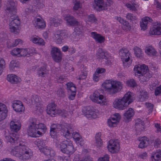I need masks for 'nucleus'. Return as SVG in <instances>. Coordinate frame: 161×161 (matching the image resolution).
<instances>
[{"label": "nucleus", "instance_id": "1", "mask_svg": "<svg viewBox=\"0 0 161 161\" xmlns=\"http://www.w3.org/2000/svg\"><path fill=\"white\" fill-rule=\"evenodd\" d=\"M5 137L7 142L11 145L9 150L12 155L23 161L31 158L33 153L31 150L24 142L19 140L14 134H10Z\"/></svg>", "mask_w": 161, "mask_h": 161}, {"label": "nucleus", "instance_id": "2", "mask_svg": "<svg viewBox=\"0 0 161 161\" xmlns=\"http://www.w3.org/2000/svg\"><path fill=\"white\" fill-rule=\"evenodd\" d=\"M101 87L108 94L113 95L121 91L123 85L119 81L110 79L105 80L102 84Z\"/></svg>", "mask_w": 161, "mask_h": 161}, {"label": "nucleus", "instance_id": "3", "mask_svg": "<svg viewBox=\"0 0 161 161\" xmlns=\"http://www.w3.org/2000/svg\"><path fill=\"white\" fill-rule=\"evenodd\" d=\"M47 127L45 125L39 123L36 119H32L30 121L28 132L31 136L37 137L42 136L45 133Z\"/></svg>", "mask_w": 161, "mask_h": 161}, {"label": "nucleus", "instance_id": "4", "mask_svg": "<svg viewBox=\"0 0 161 161\" xmlns=\"http://www.w3.org/2000/svg\"><path fill=\"white\" fill-rule=\"evenodd\" d=\"M100 91L97 90L95 91L90 96L91 100L93 102L100 105H107V99L106 97L100 92Z\"/></svg>", "mask_w": 161, "mask_h": 161}, {"label": "nucleus", "instance_id": "5", "mask_svg": "<svg viewBox=\"0 0 161 161\" xmlns=\"http://www.w3.org/2000/svg\"><path fill=\"white\" fill-rule=\"evenodd\" d=\"M64 19L68 25L75 26L74 31L78 35L81 34L83 30L84 27L75 19L69 15H67L64 18Z\"/></svg>", "mask_w": 161, "mask_h": 161}, {"label": "nucleus", "instance_id": "6", "mask_svg": "<svg viewBox=\"0 0 161 161\" xmlns=\"http://www.w3.org/2000/svg\"><path fill=\"white\" fill-rule=\"evenodd\" d=\"M119 54L124 66L127 68L129 67L132 63L130 53L126 49L122 48L119 50Z\"/></svg>", "mask_w": 161, "mask_h": 161}, {"label": "nucleus", "instance_id": "7", "mask_svg": "<svg viewBox=\"0 0 161 161\" xmlns=\"http://www.w3.org/2000/svg\"><path fill=\"white\" fill-rule=\"evenodd\" d=\"M134 72L136 76H143L145 75L149 78L151 75L148 73V67L144 64H138L135 65L134 68Z\"/></svg>", "mask_w": 161, "mask_h": 161}, {"label": "nucleus", "instance_id": "8", "mask_svg": "<svg viewBox=\"0 0 161 161\" xmlns=\"http://www.w3.org/2000/svg\"><path fill=\"white\" fill-rule=\"evenodd\" d=\"M61 151L68 154H72L75 151L72 142L69 140L62 142L61 144Z\"/></svg>", "mask_w": 161, "mask_h": 161}, {"label": "nucleus", "instance_id": "9", "mask_svg": "<svg viewBox=\"0 0 161 161\" xmlns=\"http://www.w3.org/2000/svg\"><path fill=\"white\" fill-rule=\"evenodd\" d=\"M107 148L110 153L112 154L117 153L119 151L120 145L117 140H110L107 143Z\"/></svg>", "mask_w": 161, "mask_h": 161}, {"label": "nucleus", "instance_id": "10", "mask_svg": "<svg viewBox=\"0 0 161 161\" xmlns=\"http://www.w3.org/2000/svg\"><path fill=\"white\" fill-rule=\"evenodd\" d=\"M97 56L99 59H105V61L108 64H111L113 61V57L108 53L103 51L101 49L98 50L97 54Z\"/></svg>", "mask_w": 161, "mask_h": 161}, {"label": "nucleus", "instance_id": "11", "mask_svg": "<svg viewBox=\"0 0 161 161\" xmlns=\"http://www.w3.org/2000/svg\"><path fill=\"white\" fill-rule=\"evenodd\" d=\"M112 106L114 108L120 111L128 107L121 97L116 98L113 102Z\"/></svg>", "mask_w": 161, "mask_h": 161}, {"label": "nucleus", "instance_id": "12", "mask_svg": "<svg viewBox=\"0 0 161 161\" xmlns=\"http://www.w3.org/2000/svg\"><path fill=\"white\" fill-rule=\"evenodd\" d=\"M67 88L69 91V100H73L75 96L76 93V88L75 85L71 82L66 84Z\"/></svg>", "mask_w": 161, "mask_h": 161}, {"label": "nucleus", "instance_id": "13", "mask_svg": "<svg viewBox=\"0 0 161 161\" xmlns=\"http://www.w3.org/2000/svg\"><path fill=\"white\" fill-rule=\"evenodd\" d=\"M151 35H161V24L154 23L151 27L149 31Z\"/></svg>", "mask_w": 161, "mask_h": 161}, {"label": "nucleus", "instance_id": "14", "mask_svg": "<svg viewBox=\"0 0 161 161\" xmlns=\"http://www.w3.org/2000/svg\"><path fill=\"white\" fill-rule=\"evenodd\" d=\"M17 3L13 1H10L8 3L6 9L7 12L10 15H14L17 11Z\"/></svg>", "mask_w": 161, "mask_h": 161}, {"label": "nucleus", "instance_id": "15", "mask_svg": "<svg viewBox=\"0 0 161 161\" xmlns=\"http://www.w3.org/2000/svg\"><path fill=\"white\" fill-rule=\"evenodd\" d=\"M134 94L133 92H128L125 94L122 97H121L128 107L129 105L134 101Z\"/></svg>", "mask_w": 161, "mask_h": 161}, {"label": "nucleus", "instance_id": "16", "mask_svg": "<svg viewBox=\"0 0 161 161\" xmlns=\"http://www.w3.org/2000/svg\"><path fill=\"white\" fill-rule=\"evenodd\" d=\"M144 50L145 54L150 57L156 56L158 53L156 49L152 45L146 46Z\"/></svg>", "mask_w": 161, "mask_h": 161}, {"label": "nucleus", "instance_id": "17", "mask_svg": "<svg viewBox=\"0 0 161 161\" xmlns=\"http://www.w3.org/2000/svg\"><path fill=\"white\" fill-rule=\"evenodd\" d=\"M72 131V129L66 124L61 126V132L63 133V135L67 138H69L71 137Z\"/></svg>", "mask_w": 161, "mask_h": 161}, {"label": "nucleus", "instance_id": "18", "mask_svg": "<svg viewBox=\"0 0 161 161\" xmlns=\"http://www.w3.org/2000/svg\"><path fill=\"white\" fill-rule=\"evenodd\" d=\"M31 103L33 105H35L36 107V110L40 112V113L43 112V109L41 106H39L40 105L41 99L37 95H33L31 97Z\"/></svg>", "mask_w": 161, "mask_h": 161}, {"label": "nucleus", "instance_id": "19", "mask_svg": "<svg viewBox=\"0 0 161 161\" xmlns=\"http://www.w3.org/2000/svg\"><path fill=\"white\" fill-rule=\"evenodd\" d=\"M60 51L57 47H53L51 51V54L53 60L56 62L60 61Z\"/></svg>", "mask_w": 161, "mask_h": 161}, {"label": "nucleus", "instance_id": "20", "mask_svg": "<svg viewBox=\"0 0 161 161\" xmlns=\"http://www.w3.org/2000/svg\"><path fill=\"white\" fill-rule=\"evenodd\" d=\"M115 19L122 24V28L124 31H127L131 29V27L127 21L124 20L122 18L118 16L116 17Z\"/></svg>", "mask_w": 161, "mask_h": 161}, {"label": "nucleus", "instance_id": "21", "mask_svg": "<svg viewBox=\"0 0 161 161\" xmlns=\"http://www.w3.org/2000/svg\"><path fill=\"white\" fill-rule=\"evenodd\" d=\"M60 130V125L53 124L52 125L51 127L50 131V136L52 137H55V136H57L58 135L59 136V131Z\"/></svg>", "mask_w": 161, "mask_h": 161}, {"label": "nucleus", "instance_id": "22", "mask_svg": "<svg viewBox=\"0 0 161 161\" xmlns=\"http://www.w3.org/2000/svg\"><path fill=\"white\" fill-rule=\"evenodd\" d=\"M13 107L17 112H23L25 109V108L22 102L19 100H15L13 102Z\"/></svg>", "mask_w": 161, "mask_h": 161}, {"label": "nucleus", "instance_id": "23", "mask_svg": "<svg viewBox=\"0 0 161 161\" xmlns=\"http://www.w3.org/2000/svg\"><path fill=\"white\" fill-rule=\"evenodd\" d=\"M56 105L54 103H51L48 104L47 107V114L51 116H54L57 114L56 109Z\"/></svg>", "mask_w": 161, "mask_h": 161}, {"label": "nucleus", "instance_id": "24", "mask_svg": "<svg viewBox=\"0 0 161 161\" xmlns=\"http://www.w3.org/2000/svg\"><path fill=\"white\" fill-rule=\"evenodd\" d=\"M135 112L132 108H129L125 112L124 116L125 122H128L132 119V118L134 116Z\"/></svg>", "mask_w": 161, "mask_h": 161}, {"label": "nucleus", "instance_id": "25", "mask_svg": "<svg viewBox=\"0 0 161 161\" xmlns=\"http://www.w3.org/2000/svg\"><path fill=\"white\" fill-rule=\"evenodd\" d=\"M8 111L6 105L4 103H0V121L6 118Z\"/></svg>", "mask_w": 161, "mask_h": 161}, {"label": "nucleus", "instance_id": "26", "mask_svg": "<svg viewBox=\"0 0 161 161\" xmlns=\"http://www.w3.org/2000/svg\"><path fill=\"white\" fill-rule=\"evenodd\" d=\"M94 7L96 10L98 11L106 9V5L103 0H94Z\"/></svg>", "mask_w": 161, "mask_h": 161}, {"label": "nucleus", "instance_id": "27", "mask_svg": "<svg viewBox=\"0 0 161 161\" xmlns=\"http://www.w3.org/2000/svg\"><path fill=\"white\" fill-rule=\"evenodd\" d=\"M33 22L34 25L36 28L42 29L46 26L45 23L41 18H35Z\"/></svg>", "mask_w": 161, "mask_h": 161}, {"label": "nucleus", "instance_id": "28", "mask_svg": "<svg viewBox=\"0 0 161 161\" xmlns=\"http://www.w3.org/2000/svg\"><path fill=\"white\" fill-rule=\"evenodd\" d=\"M37 74L39 77H46L49 74V70L46 68V65L41 66L37 69Z\"/></svg>", "mask_w": 161, "mask_h": 161}, {"label": "nucleus", "instance_id": "29", "mask_svg": "<svg viewBox=\"0 0 161 161\" xmlns=\"http://www.w3.org/2000/svg\"><path fill=\"white\" fill-rule=\"evenodd\" d=\"M91 36L97 42L100 43L104 42L105 40L104 37L96 32H91Z\"/></svg>", "mask_w": 161, "mask_h": 161}, {"label": "nucleus", "instance_id": "30", "mask_svg": "<svg viewBox=\"0 0 161 161\" xmlns=\"http://www.w3.org/2000/svg\"><path fill=\"white\" fill-rule=\"evenodd\" d=\"M10 127L13 131L17 132L21 127V124L19 121L16 119H13L10 123Z\"/></svg>", "mask_w": 161, "mask_h": 161}, {"label": "nucleus", "instance_id": "31", "mask_svg": "<svg viewBox=\"0 0 161 161\" xmlns=\"http://www.w3.org/2000/svg\"><path fill=\"white\" fill-rule=\"evenodd\" d=\"M152 19L148 17H146L142 19L140 22V27L141 30L144 31L147 28V24L148 22H151Z\"/></svg>", "mask_w": 161, "mask_h": 161}, {"label": "nucleus", "instance_id": "32", "mask_svg": "<svg viewBox=\"0 0 161 161\" xmlns=\"http://www.w3.org/2000/svg\"><path fill=\"white\" fill-rule=\"evenodd\" d=\"M137 100L139 101L143 102L146 101L148 98L147 92L144 90H142L138 92Z\"/></svg>", "mask_w": 161, "mask_h": 161}, {"label": "nucleus", "instance_id": "33", "mask_svg": "<svg viewBox=\"0 0 161 161\" xmlns=\"http://www.w3.org/2000/svg\"><path fill=\"white\" fill-rule=\"evenodd\" d=\"M101 136L100 132H98L96 135L94 145L97 148L102 147L103 146V142L101 138Z\"/></svg>", "mask_w": 161, "mask_h": 161}, {"label": "nucleus", "instance_id": "34", "mask_svg": "<svg viewBox=\"0 0 161 161\" xmlns=\"http://www.w3.org/2000/svg\"><path fill=\"white\" fill-rule=\"evenodd\" d=\"M138 140L140 142L138 147L141 148H143L147 147L148 145V139L146 136L139 137Z\"/></svg>", "mask_w": 161, "mask_h": 161}, {"label": "nucleus", "instance_id": "35", "mask_svg": "<svg viewBox=\"0 0 161 161\" xmlns=\"http://www.w3.org/2000/svg\"><path fill=\"white\" fill-rule=\"evenodd\" d=\"M7 80L12 83H17L20 81V78L16 75L12 74L7 75Z\"/></svg>", "mask_w": 161, "mask_h": 161}, {"label": "nucleus", "instance_id": "36", "mask_svg": "<svg viewBox=\"0 0 161 161\" xmlns=\"http://www.w3.org/2000/svg\"><path fill=\"white\" fill-rule=\"evenodd\" d=\"M99 115V112L97 109L91 108L87 118L95 119L98 117Z\"/></svg>", "mask_w": 161, "mask_h": 161}, {"label": "nucleus", "instance_id": "37", "mask_svg": "<svg viewBox=\"0 0 161 161\" xmlns=\"http://www.w3.org/2000/svg\"><path fill=\"white\" fill-rule=\"evenodd\" d=\"M31 40L33 43L37 44L40 45H44L45 44V42L44 41L43 39L38 36L31 37Z\"/></svg>", "mask_w": 161, "mask_h": 161}, {"label": "nucleus", "instance_id": "38", "mask_svg": "<svg viewBox=\"0 0 161 161\" xmlns=\"http://www.w3.org/2000/svg\"><path fill=\"white\" fill-rule=\"evenodd\" d=\"M9 23L19 25L20 20L19 17L14 14L10 16L9 20Z\"/></svg>", "mask_w": 161, "mask_h": 161}, {"label": "nucleus", "instance_id": "39", "mask_svg": "<svg viewBox=\"0 0 161 161\" xmlns=\"http://www.w3.org/2000/svg\"><path fill=\"white\" fill-rule=\"evenodd\" d=\"M85 21L88 24L89 23H97V19L93 14H91L86 17L85 19Z\"/></svg>", "mask_w": 161, "mask_h": 161}, {"label": "nucleus", "instance_id": "40", "mask_svg": "<svg viewBox=\"0 0 161 161\" xmlns=\"http://www.w3.org/2000/svg\"><path fill=\"white\" fill-rule=\"evenodd\" d=\"M10 31L14 34H17L19 32V25L13 24L9 23Z\"/></svg>", "mask_w": 161, "mask_h": 161}, {"label": "nucleus", "instance_id": "41", "mask_svg": "<svg viewBox=\"0 0 161 161\" xmlns=\"http://www.w3.org/2000/svg\"><path fill=\"white\" fill-rule=\"evenodd\" d=\"M126 6L130 9L135 11L139 7V5L137 2L130 3H127Z\"/></svg>", "mask_w": 161, "mask_h": 161}, {"label": "nucleus", "instance_id": "42", "mask_svg": "<svg viewBox=\"0 0 161 161\" xmlns=\"http://www.w3.org/2000/svg\"><path fill=\"white\" fill-rule=\"evenodd\" d=\"M134 53L137 58H141L143 57V53L142 49L137 47L134 48Z\"/></svg>", "mask_w": 161, "mask_h": 161}, {"label": "nucleus", "instance_id": "43", "mask_svg": "<svg viewBox=\"0 0 161 161\" xmlns=\"http://www.w3.org/2000/svg\"><path fill=\"white\" fill-rule=\"evenodd\" d=\"M112 120L116 122L118 124L120 121L121 118V116L118 113H115L114 114L112 115L110 118Z\"/></svg>", "mask_w": 161, "mask_h": 161}, {"label": "nucleus", "instance_id": "44", "mask_svg": "<svg viewBox=\"0 0 161 161\" xmlns=\"http://www.w3.org/2000/svg\"><path fill=\"white\" fill-rule=\"evenodd\" d=\"M42 151L44 154L47 156L50 155V156H53V151L48 148L43 147L42 149Z\"/></svg>", "mask_w": 161, "mask_h": 161}, {"label": "nucleus", "instance_id": "45", "mask_svg": "<svg viewBox=\"0 0 161 161\" xmlns=\"http://www.w3.org/2000/svg\"><path fill=\"white\" fill-rule=\"evenodd\" d=\"M19 66V63L16 60L12 61L9 64V69L13 71L15 70V68H17Z\"/></svg>", "mask_w": 161, "mask_h": 161}, {"label": "nucleus", "instance_id": "46", "mask_svg": "<svg viewBox=\"0 0 161 161\" xmlns=\"http://www.w3.org/2000/svg\"><path fill=\"white\" fill-rule=\"evenodd\" d=\"M35 144L37 145L39 149H42L45 146L44 141L41 139H38L34 142Z\"/></svg>", "mask_w": 161, "mask_h": 161}, {"label": "nucleus", "instance_id": "47", "mask_svg": "<svg viewBox=\"0 0 161 161\" xmlns=\"http://www.w3.org/2000/svg\"><path fill=\"white\" fill-rule=\"evenodd\" d=\"M75 134L76 135L79 136L76 138L75 137H73L74 139L75 140V141L77 143L79 144L80 145H82L84 144L83 140L81 137H80L79 134L77 133H75Z\"/></svg>", "mask_w": 161, "mask_h": 161}, {"label": "nucleus", "instance_id": "48", "mask_svg": "<svg viewBox=\"0 0 161 161\" xmlns=\"http://www.w3.org/2000/svg\"><path fill=\"white\" fill-rule=\"evenodd\" d=\"M20 48H14L11 52V54L14 56H17L18 57H20Z\"/></svg>", "mask_w": 161, "mask_h": 161}, {"label": "nucleus", "instance_id": "49", "mask_svg": "<svg viewBox=\"0 0 161 161\" xmlns=\"http://www.w3.org/2000/svg\"><path fill=\"white\" fill-rule=\"evenodd\" d=\"M118 124L109 118L107 120V125L110 127H115Z\"/></svg>", "mask_w": 161, "mask_h": 161}, {"label": "nucleus", "instance_id": "50", "mask_svg": "<svg viewBox=\"0 0 161 161\" xmlns=\"http://www.w3.org/2000/svg\"><path fill=\"white\" fill-rule=\"evenodd\" d=\"M109 155L106 154L99 157L97 161H109Z\"/></svg>", "mask_w": 161, "mask_h": 161}, {"label": "nucleus", "instance_id": "51", "mask_svg": "<svg viewBox=\"0 0 161 161\" xmlns=\"http://www.w3.org/2000/svg\"><path fill=\"white\" fill-rule=\"evenodd\" d=\"M125 83L126 85L130 87H134L136 84L135 81L133 79H130L126 81Z\"/></svg>", "mask_w": 161, "mask_h": 161}, {"label": "nucleus", "instance_id": "52", "mask_svg": "<svg viewBox=\"0 0 161 161\" xmlns=\"http://www.w3.org/2000/svg\"><path fill=\"white\" fill-rule=\"evenodd\" d=\"M29 56L28 48L26 49L20 48V57H29Z\"/></svg>", "mask_w": 161, "mask_h": 161}, {"label": "nucleus", "instance_id": "53", "mask_svg": "<svg viewBox=\"0 0 161 161\" xmlns=\"http://www.w3.org/2000/svg\"><path fill=\"white\" fill-rule=\"evenodd\" d=\"M151 156L157 157L161 159V150L158 149L156 152H153Z\"/></svg>", "mask_w": 161, "mask_h": 161}, {"label": "nucleus", "instance_id": "54", "mask_svg": "<svg viewBox=\"0 0 161 161\" xmlns=\"http://www.w3.org/2000/svg\"><path fill=\"white\" fill-rule=\"evenodd\" d=\"M90 109L91 108L89 107H84L82 108L81 111L83 114L87 117Z\"/></svg>", "mask_w": 161, "mask_h": 161}, {"label": "nucleus", "instance_id": "55", "mask_svg": "<svg viewBox=\"0 0 161 161\" xmlns=\"http://www.w3.org/2000/svg\"><path fill=\"white\" fill-rule=\"evenodd\" d=\"M105 72L106 70L104 68H98L96 69L95 73L99 75L100 74L102 75L105 73Z\"/></svg>", "mask_w": 161, "mask_h": 161}, {"label": "nucleus", "instance_id": "56", "mask_svg": "<svg viewBox=\"0 0 161 161\" xmlns=\"http://www.w3.org/2000/svg\"><path fill=\"white\" fill-rule=\"evenodd\" d=\"M74 3V6L73 9L75 10H77L79 8L81 7V4L79 1H75Z\"/></svg>", "mask_w": 161, "mask_h": 161}, {"label": "nucleus", "instance_id": "57", "mask_svg": "<svg viewBox=\"0 0 161 161\" xmlns=\"http://www.w3.org/2000/svg\"><path fill=\"white\" fill-rule=\"evenodd\" d=\"M87 73L86 72H81L78 77V78L79 80H83L85 79L87 76Z\"/></svg>", "mask_w": 161, "mask_h": 161}, {"label": "nucleus", "instance_id": "58", "mask_svg": "<svg viewBox=\"0 0 161 161\" xmlns=\"http://www.w3.org/2000/svg\"><path fill=\"white\" fill-rule=\"evenodd\" d=\"M6 62L4 59L2 58H0V69H4L6 67Z\"/></svg>", "mask_w": 161, "mask_h": 161}, {"label": "nucleus", "instance_id": "59", "mask_svg": "<svg viewBox=\"0 0 161 161\" xmlns=\"http://www.w3.org/2000/svg\"><path fill=\"white\" fill-rule=\"evenodd\" d=\"M51 21H53L54 26L57 27L60 25V20L57 18H54L52 19Z\"/></svg>", "mask_w": 161, "mask_h": 161}, {"label": "nucleus", "instance_id": "60", "mask_svg": "<svg viewBox=\"0 0 161 161\" xmlns=\"http://www.w3.org/2000/svg\"><path fill=\"white\" fill-rule=\"evenodd\" d=\"M22 44L21 40L20 39H17L15 40L14 42L12 44V47H14L18 45H21Z\"/></svg>", "mask_w": 161, "mask_h": 161}, {"label": "nucleus", "instance_id": "61", "mask_svg": "<svg viewBox=\"0 0 161 161\" xmlns=\"http://www.w3.org/2000/svg\"><path fill=\"white\" fill-rule=\"evenodd\" d=\"M99 77L100 75L95 72L93 75V80L94 82H97L99 80Z\"/></svg>", "mask_w": 161, "mask_h": 161}, {"label": "nucleus", "instance_id": "62", "mask_svg": "<svg viewBox=\"0 0 161 161\" xmlns=\"http://www.w3.org/2000/svg\"><path fill=\"white\" fill-rule=\"evenodd\" d=\"M142 124V123H137V122H136V127L138 129V130L140 131L143 130L145 128L143 127Z\"/></svg>", "mask_w": 161, "mask_h": 161}, {"label": "nucleus", "instance_id": "63", "mask_svg": "<svg viewBox=\"0 0 161 161\" xmlns=\"http://www.w3.org/2000/svg\"><path fill=\"white\" fill-rule=\"evenodd\" d=\"M155 94L156 96L161 94V85L157 87L155 90Z\"/></svg>", "mask_w": 161, "mask_h": 161}, {"label": "nucleus", "instance_id": "64", "mask_svg": "<svg viewBox=\"0 0 161 161\" xmlns=\"http://www.w3.org/2000/svg\"><path fill=\"white\" fill-rule=\"evenodd\" d=\"M25 12L26 14H28L29 13L33 12V7L32 6H30L28 8H26L25 10Z\"/></svg>", "mask_w": 161, "mask_h": 161}]
</instances>
